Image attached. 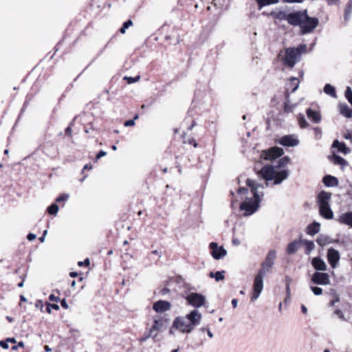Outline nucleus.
Here are the masks:
<instances>
[{"instance_id":"obj_10","label":"nucleus","mask_w":352,"mask_h":352,"mask_svg":"<svg viewBox=\"0 0 352 352\" xmlns=\"http://www.w3.org/2000/svg\"><path fill=\"white\" fill-rule=\"evenodd\" d=\"M284 153L283 148L275 146L268 150L262 151L261 157L265 160H273L277 157L282 156Z\"/></svg>"},{"instance_id":"obj_27","label":"nucleus","mask_w":352,"mask_h":352,"mask_svg":"<svg viewBox=\"0 0 352 352\" xmlns=\"http://www.w3.org/2000/svg\"><path fill=\"white\" fill-rule=\"evenodd\" d=\"M320 224L318 222H314L307 226V232L309 235H314L319 232Z\"/></svg>"},{"instance_id":"obj_28","label":"nucleus","mask_w":352,"mask_h":352,"mask_svg":"<svg viewBox=\"0 0 352 352\" xmlns=\"http://www.w3.org/2000/svg\"><path fill=\"white\" fill-rule=\"evenodd\" d=\"M324 92L332 98H336L337 94L336 91V89L330 84H326L324 87Z\"/></svg>"},{"instance_id":"obj_44","label":"nucleus","mask_w":352,"mask_h":352,"mask_svg":"<svg viewBox=\"0 0 352 352\" xmlns=\"http://www.w3.org/2000/svg\"><path fill=\"white\" fill-rule=\"evenodd\" d=\"M140 78V76H137L135 77H124V79L127 80V82L129 84L134 83L138 82Z\"/></svg>"},{"instance_id":"obj_21","label":"nucleus","mask_w":352,"mask_h":352,"mask_svg":"<svg viewBox=\"0 0 352 352\" xmlns=\"http://www.w3.org/2000/svg\"><path fill=\"white\" fill-rule=\"evenodd\" d=\"M339 222L352 228V211L342 214L339 217Z\"/></svg>"},{"instance_id":"obj_40","label":"nucleus","mask_w":352,"mask_h":352,"mask_svg":"<svg viewBox=\"0 0 352 352\" xmlns=\"http://www.w3.org/2000/svg\"><path fill=\"white\" fill-rule=\"evenodd\" d=\"M47 307H46V311L48 314L52 313V309H55L58 311L59 309V306L57 304H50L49 302L46 303Z\"/></svg>"},{"instance_id":"obj_15","label":"nucleus","mask_w":352,"mask_h":352,"mask_svg":"<svg viewBox=\"0 0 352 352\" xmlns=\"http://www.w3.org/2000/svg\"><path fill=\"white\" fill-rule=\"evenodd\" d=\"M284 146H296L299 144L297 136L294 134L284 135L278 141Z\"/></svg>"},{"instance_id":"obj_51","label":"nucleus","mask_w":352,"mask_h":352,"mask_svg":"<svg viewBox=\"0 0 352 352\" xmlns=\"http://www.w3.org/2000/svg\"><path fill=\"white\" fill-rule=\"evenodd\" d=\"M0 346H1L4 349H8L9 348L8 342L7 340H1L0 341Z\"/></svg>"},{"instance_id":"obj_30","label":"nucleus","mask_w":352,"mask_h":352,"mask_svg":"<svg viewBox=\"0 0 352 352\" xmlns=\"http://www.w3.org/2000/svg\"><path fill=\"white\" fill-rule=\"evenodd\" d=\"M279 0H256L258 9L261 10L263 7L272 4H276L278 3Z\"/></svg>"},{"instance_id":"obj_18","label":"nucleus","mask_w":352,"mask_h":352,"mask_svg":"<svg viewBox=\"0 0 352 352\" xmlns=\"http://www.w3.org/2000/svg\"><path fill=\"white\" fill-rule=\"evenodd\" d=\"M311 265L318 271H325L327 269V264L320 257H314L311 261Z\"/></svg>"},{"instance_id":"obj_11","label":"nucleus","mask_w":352,"mask_h":352,"mask_svg":"<svg viewBox=\"0 0 352 352\" xmlns=\"http://www.w3.org/2000/svg\"><path fill=\"white\" fill-rule=\"evenodd\" d=\"M305 10L302 11L289 12L287 23L294 26H300L303 23Z\"/></svg>"},{"instance_id":"obj_31","label":"nucleus","mask_w":352,"mask_h":352,"mask_svg":"<svg viewBox=\"0 0 352 352\" xmlns=\"http://www.w3.org/2000/svg\"><path fill=\"white\" fill-rule=\"evenodd\" d=\"M331 159L335 164H338L340 165L341 166H344L347 165V162L343 157L339 155H333L331 157Z\"/></svg>"},{"instance_id":"obj_1","label":"nucleus","mask_w":352,"mask_h":352,"mask_svg":"<svg viewBox=\"0 0 352 352\" xmlns=\"http://www.w3.org/2000/svg\"><path fill=\"white\" fill-rule=\"evenodd\" d=\"M289 158L287 156L280 158L275 165H265L259 170V175L266 181V185L269 182H272L274 185H278L286 180L289 175V170L281 169L289 163Z\"/></svg>"},{"instance_id":"obj_56","label":"nucleus","mask_w":352,"mask_h":352,"mask_svg":"<svg viewBox=\"0 0 352 352\" xmlns=\"http://www.w3.org/2000/svg\"><path fill=\"white\" fill-rule=\"evenodd\" d=\"M285 282H286V290H287V292L289 294V284H290V282H291V279L289 277H286Z\"/></svg>"},{"instance_id":"obj_24","label":"nucleus","mask_w":352,"mask_h":352,"mask_svg":"<svg viewBox=\"0 0 352 352\" xmlns=\"http://www.w3.org/2000/svg\"><path fill=\"white\" fill-rule=\"evenodd\" d=\"M300 245H301V241H297V240L289 243L287 245V247L286 248L287 253L289 254H293L296 253L298 251V250L299 249Z\"/></svg>"},{"instance_id":"obj_63","label":"nucleus","mask_w":352,"mask_h":352,"mask_svg":"<svg viewBox=\"0 0 352 352\" xmlns=\"http://www.w3.org/2000/svg\"><path fill=\"white\" fill-rule=\"evenodd\" d=\"M301 311L304 314H306L307 313V308L304 305H302Z\"/></svg>"},{"instance_id":"obj_42","label":"nucleus","mask_w":352,"mask_h":352,"mask_svg":"<svg viewBox=\"0 0 352 352\" xmlns=\"http://www.w3.org/2000/svg\"><path fill=\"white\" fill-rule=\"evenodd\" d=\"M310 289L316 296H320L322 294V289L319 287L311 286Z\"/></svg>"},{"instance_id":"obj_59","label":"nucleus","mask_w":352,"mask_h":352,"mask_svg":"<svg viewBox=\"0 0 352 352\" xmlns=\"http://www.w3.org/2000/svg\"><path fill=\"white\" fill-rule=\"evenodd\" d=\"M24 346V344L23 342H20L17 345H14L12 347V350L13 351H16L18 350L19 347L21 346V347H23Z\"/></svg>"},{"instance_id":"obj_39","label":"nucleus","mask_w":352,"mask_h":352,"mask_svg":"<svg viewBox=\"0 0 352 352\" xmlns=\"http://www.w3.org/2000/svg\"><path fill=\"white\" fill-rule=\"evenodd\" d=\"M132 25H133V21L131 19L125 21L123 23L122 27L120 30V33L124 34L126 32V29H128Z\"/></svg>"},{"instance_id":"obj_13","label":"nucleus","mask_w":352,"mask_h":352,"mask_svg":"<svg viewBox=\"0 0 352 352\" xmlns=\"http://www.w3.org/2000/svg\"><path fill=\"white\" fill-rule=\"evenodd\" d=\"M210 248L211 249V254L214 259H221L227 254V251L222 246H218L215 242L210 243Z\"/></svg>"},{"instance_id":"obj_9","label":"nucleus","mask_w":352,"mask_h":352,"mask_svg":"<svg viewBox=\"0 0 352 352\" xmlns=\"http://www.w3.org/2000/svg\"><path fill=\"white\" fill-rule=\"evenodd\" d=\"M186 300L191 306L199 308L204 305L206 298L204 295L199 293H190L186 297Z\"/></svg>"},{"instance_id":"obj_64","label":"nucleus","mask_w":352,"mask_h":352,"mask_svg":"<svg viewBox=\"0 0 352 352\" xmlns=\"http://www.w3.org/2000/svg\"><path fill=\"white\" fill-rule=\"evenodd\" d=\"M72 130L71 126H68L65 129V133H67V134H68L69 135L72 134Z\"/></svg>"},{"instance_id":"obj_48","label":"nucleus","mask_w":352,"mask_h":352,"mask_svg":"<svg viewBox=\"0 0 352 352\" xmlns=\"http://www.w3.org/2000/svg\"><path fill=\"white\" fill-rule=\"evenodd\" d=\"M334 314H336L338 316V318L340 319H341L342 320H344V321L346 320L341 310L337 309L334 311Z\"/></svg>"},{"instance_id":"obj_35","label":"nucleus","mask_w":352,"mask_h":352,"mask_svg":"<svg viewBox=\"0 0 352 352\" xmlns=\"http://www.w3.org/2000/svg\"><path fill=\"white\" fill-rule=\"evenodd\" d=\"M157 336V333H153L151 331H150L149 330L146 332L144 335L143 337L142 338H139V341L140 342H146L148 338H153V339H155L156 337Z\"/></svg>"},{"instance_id":"obj_52","label":"nucleus","mask_w":352,"mask_h":352,"mask_svg":"<svg viewBox=\"0 0 352 352\" xmlns=\"http://www.w3.org/2000/svg\"><path fill=\"white\" fill-rule=\"evenodd\" d=\"M124 125L125 126H132L135 125V121L134 120H129L125 121Z\"/></svg>"},{"instance_id":"obj_46","label":"nucleus","mask_w":352,"mask_h":352,"mask_svg":"<svg viewBox=\"0 0 352 352\" xmlns=\"http://www.w3.org/2000/svg\"><path fill=\"white\" fill-rule=\"evenodd\" d=\"M35 307L41 310V312H43L44 304L43 300H37L35 303Z\"/></svg>"},{"instance_id":"obj_45","label":"nucleus","mask_w":352,"mask_h":352,"mask_svg":"<svg viewBox=\"0 0 352 352\" xmlns=\"http://www.w3.org/2000/svg\"><path fill=\"white\" fill-rule=\"evenodd\" d=\"M69 199V195L68 194H64L59 197H58L56 199V201L60 202V201H65Z\"/></svg>"},{"instance_id":"obj_5","label":"nucleus","mask_w":352,"mask_h":352,"mask_svg":"<svg viewBox=\"0 0 352 352\" xmlns=\"http://www.w3.org/2000/svg\"><path fill=\"white\" fill-rule=\"evenodd\" d=\"M331 198V194L326 191H321L318 195L320 214L327 219H331L333 217V212L329 204Z\"/></svg>"},{"instance_id":"obj_22","label":"nucleus","mask_w":352,"mask_h":352,"mask_svg":"<svg viewBox=\"0 0 352 352\" xmlns=\"http://www.w3.org/2000/svg\"><path fill=\"white\" fill-rule=\"evenodd\" d=\"M322 182L327 187H334L338 185V179L336 177L329 175H325L322 179Z\"/></svg>"},{"instance_id":"obj_7","label":"nucleus","mask_w":352,"mask_h":352,"mask_svg":"<svg viewBox=\"0 0 352 352\" xmlns=\"http://www.w3.org/2000/svg\"><path fill=\"white\" fill-rule=\"evenodd\" d=\"M276 257V251L274 250H270L268 252L265 258V260L261 264V268L258 270V273L265 276L266 273L270 272L271 269L273 267V265L274 264Z\"/></svg>"},{"instance_id":"obj_61","label":"nucleus","mask_w":352,"mask_h":352,"mask_svg":"<svg viewBox=\"0 0 352 352\" xmlns=\"http://www.w3.org/2000/svg\"><path fill=\"white\" fill-rule=\"evenodd\" d=\"M283 1L286 3H301L303 0H283Z\"/></svg>"},{"instance_id":"obj_53","label":"nucleus","mask_w":352,"mask_h":352,"mask_svg":"<svg viewBox=\"0 0 352 352\" xmlns=\"http://www.w3.org/2000/svg\"><path fill=\"white\" fill-rule=\"evenodd\" d=\"M187 142L189 144H192L195 148L197 147V143L196 142V140L194 139V138H190L189 139Z\"/></svg>"},{"instance_id":"obj_3","label":"nucleus","mask_w":352,"mask_h":352,"mask_svg":"<svg viewBox=\"0 0 352 352\" xmlns=\"http://www.w3.org/2000/svg\"><path fill=\"white\" fill-rule=\"evenodd\" d=\"M201 314L194 309L184 316L176 317L173 322V327L179 332L190 333L201 323Z\"/></svg>"},{"instance_id":"obj_60","label":"nucleus","mask_w":352,"mask_h":352,"mask_svg":"<svg viewBox=\"0 0 352 352\" xmlns=\"http://www.w3.org/2000/svg\"><path fill=\"white\" fill-rule=\"evenodd\" d=\"M328 5L332 6L337 4L340 0H325Z\"/></svg>"},{"instance_id":"obj_37","label":"nucleus","mask_w":352,"mask_h":352,"mask_svg":"<svg viewBox=\"0 0 352 352\" xmlns=\"http://www.w3.org/2000/svg\"><path fill=\"white\" fill-rule=\"evenodd\" d=\"M304 243L306 248V254H309L314 249V242L309 241H305Z\"/></svg>"},{"instance_id":"obj_16","label":"nucleus","mask_w":352,"mask_h":352,"mask_svg":"<svg viewBox=\"0 0 352 352\" xmlns=\"http://www.w3.org/2000/svg\"><path fill=\"white\" fill-rule=\"evenodd\" d=\"M299 80L296 77L289 78V82L286 84L285 98H289L290 93H294L299 87Z\"/></svg>"},{"instance_id":"obj_47","label":"nucleus","mask_w":352,"mask_h":352,"mask_svg":"<svg viewBox=\"0 0 352 352\" xmlns=\"http://www.w3.org/2000/svg\"><path fill=\"white\" fill-rule=\"evenodd\" d=\"M344 138L346 140H350V142L352 143V131L347 130V131L344 133Z\"/></svg>"},{"instance_id":"obj_20","label":"nucleus","mask_w":352,"mask_h":352,"mask_svg":"<svg viewBox=\"0 0 352 352\" xmlns=\"http://www.w3.org/2000/svg\"><path fill=\"white\" fill-rule=\"evenodd\" d=\"M289 12L286 10H275L270 13V15L275 19L279 21H287Z\"/></svg>"},{"instance_id":"obj_29","label":"nucleus","mask_w":352,"mask_h":352,"mask_svg":"<svg viewBox=\"0 0 352 352\" xmlns=\"http://www.w3.org/2000/svg\"><path fill=\"white\" fill-rule=\"evenodd\" d=\"M352 13V0H349L346 5L344 9V18L346 21H348L350 19L351 14Z\"/></svg>"},{"instance_id":"obj_25","label":"nucleus","mask_w":352,"mask_h":352,"mask_svg":"<svg viewBox=\"0 0 352 352\" xmlns=\"http://www.w3.org/2000/svg\"><path fill=\"white\" fill-rule=\"evenodd\" d=\"M164 325V320L162 318H155L153 320V324L149 329V331L153 333H157V331H160Z\"/></svg>"},{"instance_id":"obj_26","label":"nucleus","mask_w":352,"mask_h":352,"mask_svg":"<svg viewBox=\"0 0 352 352\" xmlns=\"http://www.w3.org/2000/svg\"><path fill=\"white\" fill-rule=\"evenodd\" d=\"M340 113L346 118L352 116V109H351L346 104H339Z\"/></svg>"},{"instance_id":"obj_33","label":"nucleus","mask_w":352,"mask_h":352,"mask_svg":"<svg viewBox=\"0 0 352 352\" xmlns=\"http://www.w3.org/2000/svg\"><path fill=\"white\" fill-rule=\"evenodd\" d=\"M298 124L302 129H305L309 126V123L305 119V117L302 114H299L297 117Z\"/></svg>"},{"instance_id":"obj_57","label":"nucleus","mask_w":352,"mask_h":352,"mask_svg":"<svg viewBox=\"0 0 352 352\" xmlns=\"http://www.w3.org/2000/svg\"><path fill=\"white\" fill-rule=\"evenodd\" d=\"M107 155V153L104 151H100L96 155V160L101 158Z\"/></svg>"},{"instance_id":"obj_49","label":"nucleus","mask_w":352,"mask_h":352,"mask_svg":"<svg viewBox=\"0 0 352 352\" xmlns=\"http://www.w3.org/2000/svg\"><path fill=\"white\" fill-rule=\"evenodd\" d=\"M237 192L239 194V195H247L249 193V191H248V189L246 188H240L238 189L237 190Z\"/></svg>"},{"instance_id":"obj_54","label":"nucleus","mask_w":352,"mask_h":352,"mask_svg":"<svg viewBox=\"0 0 352 352\" xmlns=\"http://www.w3.org/2000/svg\"><path fill=\"white\" fill-rule=\"evenodd\" d=\"M49 299L51 301L59 302L60 300L59 297L55 296L54 294H50L49 296Z\"/></svg>"},{"instance_id":"obj_6","label":"nucleus","mask_w":352,"mask_h":352,"mask_svg":"<svg viewBox=\"0 0 352 352\" xmlns=\"http://www.w3.org/2000/svg\"><path fill=\"white\" fill-rule=\"evenodd\" d=\"M318 19L308 16L307 10H305L303 23L300 25L302 34H306L311 32L318 26Z\"/></svg>"},{"instance_id":"obj_43","label":"nucleus","mask_w":352,"mask_h":352,"mask_svg":"<svg viewBox=\"0 0 352 352\" xmlns=\"http://www.w3.org/2000/svg\"><path fill=\"white\" fill-rule=\"evenodd\" d=\"M314 131L315 138L317 140H320L322 135V129L320 127H314Z\"/></svg>"},{"instance_id":"obj_17","label":"nucleus","mask_w":352,"mask_h":352,"mask_svg":"<svg viewBox=\"0 0 352 352\" xmlns=\"http://www.w3.org/2000/svg\"><path fill=\"white\" fill-rule=\"evenodd\" d=\"M171 305L169 302L166 300H158L153 304V309L157 313H163L170 309Z\"/></svg>"},{"instance_id":"obj_55","label":"nucleus","mask_w":352,"mask_h":352,"mask_svg":"<svg viewBox=\"0 0 352 352\" xmlns=\"http://www.w3.org/2000/svg\"><path fill=\"white\" fill-rule=\"evenodd\" d=\"M60 305H61V307L65 309H67L69 308V305H68L67 302H66L65 299H63L62 300H60Z\"/></svg>"},{"instance_id":"obj_50","label":"nucleus","mask_w":352,"mask_h":352,"mask_svg":"<svg viewBox=\"0 0 352 352\" xmlns=\"http://www.w3.org/2000/svg\"><path fill=\"white\" fill-rule=\"evenodd\" d=\"M90 264V261L89 258H86L84 261H79L78 263V266L81 267L83 265L89 266Z\"/></svg>"},{"instance_id":"obj_34","label":"nucleus","mask_w":352,"mask_h":352,"mask_svg":"<svg viewBox=\"0 0 352 352\" xmlns=\"http://www.w3.org/2000/svg\"><path fill=\"white\" fill-rule=\"evenodd\" d=\"M318 244L320 246H324L327 244L329 243L330 239L328 236H324V235H320L317 240H316Z\"/></svg>"},{"instance_id":"obj_38","label":"nucleus","mask_w":352,"mask_h":352,"mask_svg":"<svg viewBox=\"0 0 352 352\" xmlns=\"http://www.w3.org/2000/svg\"><path fill=\"white\" fill-rule=\"evenodd\" d=\"M58 211V206L56 204H53L47 208V212L50 214L56 215Z\"/></svg>"},{"instance_id":"obj_14","label":"nucleus","mask_w":352,"mask_h":352,"mask_svg":"<svg viewBox=\"0 0 352 352\" xmlns=\"http://www.w3.org/2000/svg\"><path fill=\"white\" fill-rule=\"evenodd\" d=\"M311 281L317 285H327L330 283L329 276L324 272H315L311 277Z\"/></svg>"},{"instance_id":"obj_4","label":"nucleus","mask_w":352,"mask_h":352,"mask_svg":"<svg viewBox=\"0 0 352 352\" xmlns=\"http://www.w3.org/2000/svg\"><path fill=\"white\" fill-rule=\"evenodd\" d=\"M307 45L300 44L296 47H287L283 52H280L278 56L283 64L289 68H293L299 60L301 54L306 52Z\"/></svg>"},{"instance_id":"obj_58","label":"nucleus","mask_w":352,"mask_h":352,"mask_svg":"<svg viewBox=\"0 0 352 352\" xmlns=\"http://www.w3.org/2000/svg\"><path fill=\"white\" fill-rule=\"evenodd\" d=\"M36 237V234H33V233H29L27 236V239L28 241H33L34 239H35Z\"/></svg>"},{"instance_id":"obj_8","label":"nucleus","mask_w":352,"mask_h":352,"mask_svg":"<svg viewBox=\"0 0 352 352\" xmlns=\"http://www.w3.org/2000/svg\"><path fill=\"white\" fill-rule=\"evenodd\" d=\"M265 275L257 273L255 276L253 283V292L251 298L252 301L256 300L260 296L263 289V278Z\"/></svg>"},{"instance_id":"obj_23","label":"nucleus","mask_w":352,"mask_h":352,"mask_svg":"<svg viewBox=\"0 0 352 352\" xmlns=\"http://www.w3.org/2000/svg\"><path fill=\"white\" fill-rule=\"evenodd\" d=\"M332 146L337 148L339 152L345 155L351 152V149L348 148L344 142H340L337 140L333 142Z\"/></svg>"},{"instance_id":"obj_2","label":"nucleus","mask_w":352,"mask_h":352,"mask_svg":"<svg viewBox=\"0 0 352 352\" xmlns=\"http://www.w3.org/2000/svg\"><path fill=\"white\" fill-rule=\"evenodd\" d=\"M246 184L250 188L251 197H245V200L240 204V210L244 211L245 216H250L259 208L263 195V192L259 191V188H263V186L250 179H247Z\"/></svg>"},{"instance_id":"obj_62","label":"nucleus","mask_w":352,"mask_h":352,"mask_svg":"<svg viewBox=\"0 0 352 352\" xmlns=\"http://www.w3.org/2000/svg\"><path fill=\"white\" fill-rule=\"evenodd\" d=\"M232 305L234 308H236L238 305V300L236 298L232 300Z\"/></svg>"},{"instance_id":"obj_32","label":"nucleus","mask_w":352,"mask_h":352,"mask_svg":"<svg viewBox=\"0 0 352 352\" xmlns=\"http://www.w3.org/2000/svg\"><path fill=\"white\" fill-rule=\"evenodd\" d=\"M224 271H217L216 272H210L209 274V276L210 278H214L216 281H220L224 279L223 275Z\"/></svg>"},{"instance_id":"obj_19","label":"nucleus","mask_w":352,"mask_h":352,"mask_svg":"<svg viewBox=\"0 0 352 352\" xmlns=\"http://www.w3.org/2000/svg\"><path fill=\"white\" fill-rule=\"evenodd\" d=\"M306 113L308 118L314 122L319 123L321 121V116L318 111L309 108L307 109Z\"/></svg>"},{"instance_id":"obj_36","label":"nucleus","mask_w":352,"mask_h":352,"mask_svg":"<svg viewBox=\"0 0 352 352\" xmlns=\"http://www.w3.org/2000/svg\"><path fill=\"white\" fill-rule=\"evenodd\" d=\"M295 104H291L289 101V98H286V100L284 102V111L286 113L292 112L294 109L295 108Z\"/></svg>"},{"instance_id":"obj_41","label":"nucleus","mask_w":352,"mask_h":352,"mask_svg":"<svg viewBox=\"0 0 352 352\" xmlns=\"http://www.w3.org/2000/svg\"><path fill=\"white\" fill-rule=\"evenodd\" d=\"M345 97L349 102L352 105V89L350 87H347L345 91Z\"/></svg>"},{"instance_id":"obj_12","label":"nucleus","mask_w":352,"mask_h":352,"mask_svg":"<svg viewBox=\"0 0 352 352\" xmlns=\"http://www.w3.org/2000/svg\"><path fill=\"white\" fill-rule=\"evenodd\" d=\"M327 258L328 263L333 268H336L338 267L340 259V255L338 250L333 248L328 249Z\"/></svg>"}]
</instances>
